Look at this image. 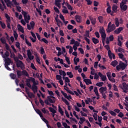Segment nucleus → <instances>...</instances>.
Masks as SVG:
<instances>
[{
  "instance_id": "1",
  "label": "nucleus",
  "mask_w": 128,
  "mask_h": 128,
  "mask_svg": "<svg viewBox=\"0 0 128 128\" xmlns=\"http://www.w3.org/2000/svg\"><path fill=\"white\" fill-rule=\"evenodd\" d=\"M50 96H47V99L44 100V103L47 106H52V104H56V97L54 96V94L52 90H48Z\"/></svg>"
},
{
  "instance_id": "2",
  "label": "nucleus",
  "mask_w": 128,
  "mask_h": 128,
  "mask_svg": "<svg viewBox=\"0 0 128 128\" xmlns=\"http://www.w3.org/2000/svg\"><path fill=\"white\" fill-rule=\"evenodd\" d=\"M5 64H4V66L8 70H12V69L10 68L8 66L10 65V64H12L13 62L12 60L10 58L7 57L6 58H5Z\"/></svg>"
},
{
  "instance_id": "3",
  "label": "nucleus",
  "mask_w": 128,
  "mask_h": 128,
  "mask_svg": "<svg viewBox=\"0 0 128 128\" xmlns=\"http://www.w3.org/2000/svg\"><path fill=\"white\" fill-rule=\"evenodd\" d=\"M99 32L101 34V38H102V42L104 46V40H106V30L104 28H100L99 30Z\"/></svg>"
},
{
  "instance_id": "4",
  "label": "nucleus",
  "mask_w": 128,
  "mask_h": 128,
  "mask_svg": "<svg viewBox=\"0 0 128 128\" xmlns=\"http://www.w3.org/2000/svg\"><path fill=\"white\" fill-rule=\"evenodd\" d=\"M126 66H128L126 64L122 62V61H120L118 65L116 66V68L118 72H120V70H126Z\"/></svg>"
},
{
  "instance_id": "5",
  "label": "nucleus",
  "mask_w": 128,
  "mask_h": 128,
  "mask_svg": "<svg viewBox=\"0 0 128 128\" xmlns=\"http://www.w3.org/2000/svg\"><path fill=\"white\" fill-rule=\"evenodd\" d=\"M38 82L37 80L36 82L35 81L33 83V85L32 86V90L34 92V94H36L38 92Z\"/></svg>"
},
{
  "instance_id": "6",
  "label": "nucleus",
  "mask_w": 128,
  "mask_h": 128,
  "mask_svg": "<svg viewBox=\"0 0 128 128\" xmlns=\"http://www.w3.org/2000/svg\"><path fill=\"white\" fill-rule=\"evenodd\" d=\"M16 66L17 68H20L21 70H24L26 68L24 64L22 62V61L20 60L16 62Z\"/></svg>"
},
{
  "instance_id": "7",
  "label": "nucleus",
  "mask_w": 128,
  "mask_h": 128,
  "mask_svg": "<svg viewBox=\"0 0 128 128\" xmlns=\"http://www.w3.org/2000/svg\"><path fill=\"white\" fill-rule=\"evenodd\" d=\"M122 87H121L122 90H123V92L124 94H128V85L126 82H123L122 84Z\"/></svg>"
},
{
  "instance_id": "8",
  "label": "nucleus",
  "mask_w": 128,
  "mask_h": 128,
  "mask_svg": "<svg viewBox=\"0 0 128 128\" xmlns=\"http://www.w3.org/2000/svg\"><path fill=\"white\" fill-rule=\"evenodd\" d=\"M116 30V25L114 24H112L110 26L108 27V29L106 30V32L110 34V32H114Z\"/></svg>"
},
{
  "instance_id": "9",
  "label": "nucleus",
  "mask_w": 128,
  "mask_h": 128,
  "mask_svg": "<svg viewBox=\"0 0 128 128\" xmlns=\"http://www.w3.org/2000/svg\"><path fill=\"white\" fill-rule=\"evenodd\" d=\"M27 56L30 60H32L34 58V56H32V53L30 50H27Z\"/></svg>"
},
{
  "instance_id": "10",
  "label": "nucleus",
  "mask_w": 128,
  "mask_h": 128,
  "mask_svg": "<svg viewBox=\"0 0 128 128\" xmlns=\"http://www.w3.org/2000/svg\"><path fill=\"white\" fill-rule=\"evenodd\" d=\"M22 14L24 16V20H28V18L29 20H30V16L29 14L28 15L27 12H26L25 11H24V10H22Z\"/></svg>"
},
{
  "instance_id": "11",
  "label": "nucleus",
  "mask_w": 128,
  "mask_h": 128,
  "mask_svg": "<svg viewBox=\"0 0 128 128\" xmlns=\"http://www.w3.org/2000/svg\"><path fill=\"white\" fill-rule=\"evenodd\" d=\"M104 46L105 48H106V50L108 51V56L110 58V60H112V51L110 50V46L108 44H107Z\"/></svg>"
},
{
  "instance_id": "12",
  "label": "nucleus",
  "mask_w": 128,
  "mask_h": 128,
  "mask_svg": "<svg viewBox=\"0 0 128 128\" xmlns=\"http://www.w3.org/2000/svg\"><path fill=\"white\" fill-rule=\"evenodd\" d=\"M98 74L99 76H100V78L102 80V82H106V76L102 75V72H99L98 73Z\"/></svg>"
},
{
  "instance_id": "13",
  "label": "nucleus",
  "mask_w": 128,
  "mask_h": 128,
  "mask_svg": "<svg viewBox=\"0 0 128 128\" xmlns=\"http://www.w3.org/2000/svg\"><path fill=\"white\" fill-rule=\"evenodd\" d=\"M36 81V79L32 77H30L29 79L26 80V84H30V82H34Z\"/></svg>"
},
{
  "instance_id": "14",
  "label": "nucleus",
  "mask_w": 128,
  "mask_h": 128,
  "mask_svg": "<svg viewBox=\"0 0 128 128\" xmlns=\"http://www.w3.org/2000/svg\"><path fill=\"white\" fill-rule=\"evenodd\" d=\"M124 28L122 27H120L119 28H117L114 31V32L115 34H120V32L122 30H123Z\"/></svg>"
},
{
  "instance_id": "15",
  "label": "nucleus",
  "mask_w": 128,
  "mask_h": 128,
  "mask_svg": "<svg viewBox=\"0 0 128 128\" xmlns=\"http://www.w3.org/2000/svg\"><path fill=\"white\" fill-rule=\"evenodd\" d=\"M75 19L76 20V22H78L79 24L82 22V16L78 15H76L75 16Z\"/></svg>"
},
{
  "instance_id": "16",
  "label": "nucleus",
  "mask_w": 128,
  "mask_h": 128,
  "mask_svg": "<svg viewBox=\"0 0 128 128\" xmlns=\"http://www.w3.org/2000/svg\"><path fill=\"white\" fill-rule=\"evenodd\" d=\"M107 90L108 89L106 88V87L102 86L99 88V92L102 94H104V92H106Z\"/></svg>"
},
{
  "instance_id": "17",
  "label": "nucleus",
  "mask_w": 128,
  "mask_h": 128,
  "mask_svg": "<svg viewBox=\"0 0 128 128\" xmlns=\"http://www.w3.org/2000/svg\"><path fill=\"white\" fill-rule=\"evenodd\" d=\"M84 82H86V84L87 86H88L89 84H92V80H90V79H84Z\"/></svg>"
},
{
  "instance_id": "18",
  "label": "nucleus",
  "mask_w": 128,
  "mask_h": 128,
  "mask_svg": "<svg viewBox=\"0 0 128 128\" xmlns=\"http://www.w3.org/2000/svg\"><path fill=\"white\" fill-rule=\"evenodd\" d=\"M120 8L122 10L126 12V10H128V6L120 4Z\"/></svg>"
},
{
  "instance_id": "19",
  "label": "nucleus",
  "mask_w": 128,
  "mask_h": 128,
  "mask_svg": "<svg viewBox=\"0 0 128 128\" xmlns=\"http://www.w3.org/2000/svg\"><path fill=\"white\" fill-rule=\"evenodd\" d=\"M40 118H41L42 120H43V122H45V124H46L47 127L50 126V124H48V120L46 119V118H44V116H42Z\"/></svg>"
},
{
  "instance_id": "20",
  "label": "nucleus",
  "mask_w": 128,
  "mask_h": 128,
  "mask_svg": "<svg viewBox=\"0 0 128 128\" xmlns=\"http://www.w3.org/2000/svg\"><path fill=\"white\" fill-rule=\"evenodd\" d=\"M117 64H118V62L116 60H114L110 63V65L112 66H114V68H116V66Z\"/></svg>"
},
{
  "instance_id": "21",
  "label": "nucleus",
  "mask_w": 128,
  "mask_h": 128,
  "mask_svg": "<svg viewBox=\"0 0 128 128\" xmlns=\"http://www.w3.org/2000/svg\"><path fill=\"white\" fill-rule=\"evenodd\" d=\"M90 20H91V24H92V26H94V24H96V18H90Z\"/></svg>"
},
{
  "instance_id": "22",
  "label": "nucleus",
  "mask_w": 128,
  "mask_h": 128,
  "mask_svg": "<svg viewBox=\"0 0 128 128\" xmlns=\"http://www.w3.org/2000/svg\"><path fill=\"white\" fill-rule=\"evenodd\" d=\"M60 2H62V0H55V4L58 8L60 6Z\"/></svg>"
},
{
  "instance_id": "23",
  "label": "nucleus",
  "mask_w": 128,
  "mask_h": 128,
  "mask_svg": "<svg viewBox=\"0 0 128 128\" xmlns=\"http://www.w3.org/2000/svg\"><path fill=\"white\" fill-rule=\"evenodd\" d=\"M22 76H28V78L30 76V74H28V73L26 70L22 71Z\"/></svg>"
},
{
  "instance_id": "24",
  "label": "nucleus",
  "mask_w": 128,
  "mask_h": 128,
  "mask_svg": "<svg viewBox=\"0 0 128 128\" xmlns=\"http://www.w3.org/2000/svg\"><path fill=\"white\" fill-rule=\"evenodd\" d=\"M59 74L60 76H66V72L61 70H59Z\"/></svg>"
},
{
  "instance_id": "25",
  "label": "nucleus",
  "mask_w": 128,
  "mask_h": 128,
  "mask_svg": "<svg viewBox=\"0 0 128 128\" xmlns=\"http://www.w3.org/2000/svg\"><path fill=\"white\" fill-rule=\"evenodd\" d=\"M18 26H19L18 28V30L21 32H22V34H24V28H22V26H20V24H18Z\"/></svg>"
},
{
  "instance_id": "26",
  "label": "nucleus",
  "mask_w": 128,
  "mask_h": 128,
  "mask_svg": "<svg viewBox=\"0 0 128 128\" xmlns=\"http://www.w3.org/2000/svg\"><path fill=\"white\" fill-rule=\"evenodd\" d=\"M112 10L114 12H118V6L116 4H114L112 6Z\"/></svg>"
},
{
  "instance_id": "27",
  "label": "nucleus",
  "mask_w": 128,
  "mask_h": 128,
  "mask_svg": "<svg viewBox=\"0 0 128 128\" xmlns=\"http://www.w3.org/2000/svg\"><path fill=\"white\" fill-rule=\"evenodd\" d=\"M92 41L94 44H98L100 42V40H98V38H92Z\"/></svg>"
},
{
  "instance_id": "28",
  "label": "nucleus",
  "mask_w": 128,
  "mask_h": 128,
  "mask_svg": "<svg viewBox=\"0 0 128 128\" xmlns=\"http://www.w3.org/2000/svg\"><path fill=\"white\" fill-rule=\"evenodd\" d=\"M98 21H99V22L100 24H104V16H99L98 17Z\"/></svg>"
},
{
  "instance_id": "29",
  "label": "nucleus",
  "mask_w": 128,
  "mask_h": 128,
  "mask_svg": "<svg viewBox=\"0 0 128 128\" xmlns=\"http://www.w3.org/2000/svg\"><path fill=\"white\" fill-rule=\"evenodd\" d=\"M8 56H10V52L8 51H6L4 56H2V58H8Z\"/></svg>"
},
{
  "instance_id": "30",
  "label": "nucleus",
  "mask_w": 128,
  "mask_h": 128,
  "mask_svg": "<svg viewBox=\"0 0 128 128\" xmlns=\"http://www.w3.org/2000/svg\"><path fill=\"white\" fill-rule=\"evenodd\" d=\"M48 110L50 112H52V114H56V110H54V108L52 107H49Z\"/></svg>"
},
{
  "instance_id": "31",
  "label": "nucleus",
  "mask_w": 128,
  "mask_h": 128,
  "mask_svg": "<svg viewBox=\"0 0 128 128\" xmlns=\"http://www.w3.org/2000/svg\"><path fill=\"white\" fill-rule=\"evenodd\" d=\"M10 76L12 80H16V74H15L14 73H10Z\"/></svg>"
},
{
  "instance_id": "32",
  "label": "nucleus",
  "mask_w": 128,
  "mask_h": 128,
  "mask_svg": "<svg viewBox=\"0 0 128 128\" xmlns=\"http://www.w3.org/2000/svg\"><path fill=\"white\" fill-rule=\"evenodd\" d=\"M27 94L30 98H34V93L32 92H29Z\"/></svg>"
},
{
  "instance_id": "33",
  "label": "nucleus",
  "mask_w": 128,
  "mask_h": 128,
  "mask_svg": "<svg viewBox=\"0 0 128 128\" xmlns=\"http://www.w3.org/2000/svg\"><path fill=\"white\" fill-rule=\"evenodd\" d=\"M62 102H64V104H66V106H70V102H68V100H66V99L64 98V97H62Z\"/></svg>"
},
{
  "instance_id": "34",
  "label": "nucleus",
  "mask_w": 128,
  "mask_h": 128,
  "mask_svg": "<svg viewBox=\"0 0 128 128\" xmlns=\"http://www.w3.org/2000/svg\"><path fill=\"white\" fill-rule=\"evenodd\" d=\"M115 24H116V28H118V26H120V22H118V18H115Z\"/></svg>"
},
{
  "instance_id": "35",
  "label": "nucleus",
  "mask_w": 128,
  "mask_h": 128,
  "mask_svg": "<svg viewBox=\"0 0 128 128\" xmlns=\"http://www.w3.org/2000/svg\"><path fill=\"white\" fill-rule=\"evenodd\" d=\"M36 112L39 114L40 118H41L42 116V112H40V110H38V109H36Z\"/></svg>"
},
{
  "instance_id": "36",
  "label": "nucleus",
  "mask_w": 128,
  "mask_h": 128,
  "mask_svg": "<svg viewBox=\"0 0 128 128\" xmlns=\"http://www.w3.org/2000/svg\"><path fill=\"white\" fill-rule=\"evenodd\" d=\"M5 18L7 19L6 22H10V16L6 13L4 14Z\"/></svg>"
},
{
  "instance_id": "37",
  "label": "nucleus",
  "mask_w": 128,
  "mask_h": 128,
  "mask_svg": "<svg viewBox=\"0 0 128 128\" xmlns=\"http://www.w3.org/2000/svg\"><path fill=\"white\" fill-rule=\"evenodd\" d=\"M41 42H44L46 44H48V41L46 39V38H42L40 40Z\"/></svg>"
},
{
  "instance_id": "38",
  "label": "nucleus",
  "mask_w": 128,
  "mask_h": 128,
  "mask_svg": "<svg viewBox=\"0 0 128 128\" xmlns=\"http://www.w3.org/2000/svg\"><path fill=\"white\" fill-rule=\"evenodd\" d=\"M58 112L62 116H64V111L62 110V108H60V106H58Z\"/></svg>"
},
{
  "instance_id": "39",
  "label": "nucleus",
  "mask_w": 128,
  "mask_h": 128,
  "mask_svg": "<svg viewBox=\"0 0 128 128\" xmlns=\"http://www.w3.org/2000/svg\"><path fill=\"white\" fill-rule=\"evenodd\" d=\"M27 28L28 30H34V26H30V24H27Z\"/></svg>"
},
{
  "instance_id": "40",
  "label": "nucleus",
  "mask_w": 128,
  "mask_h": 128,
  "mask_svg": "<svg viewBox=\"0 0 128 128\" xmlns=\"http://www.w3.org/2000/svg\"><path fill=\"white\" fill-rule=\"evenodd\" d=\"M0 24L2 28H3V30H4V28H6V24L0 21Z\"/></svg>"
},
{
  "instance_id": "41",
  "label": "nucleus",
  "mask_w": 128,
  "mask_h": 128,
  "mask_svg": "<svg viewBox=\"0 0 128 128\" xmlns=\"http://www.w3.org/2000/svg\"><path fill=\"white\" fill-rule=\"evenodd\" d=\"M16 74L18 76V78H20V76H22V71L17 70Z\"/></svg>"
},
{
  "instance_id": "42",
  "label": "nucleus",
  "mask_w": 128,
  "mask_h": 128,
  "mask_svg": "<svg viewBox=\"0 0 128 128\" xmlns=\"http://www.w3.org/2000/svg\"><path fill=\"white\" fill-rule=\"evenodd\" d=\"M0 40L2 42V44H6L7 43H6V39L2 38H0Z\"/></svg>"
},
{
  "instance_id": "43",
  "label": "nucleus",
  "mask_w": 128,
  "mask_h": 128,
  "mask_svg": "<svg viewBox=\"0 0 128 128\" xmlns=\"http://www.w3.org/2000/svg\"><path fill=\"white\" fill-rule=\"evenodd\" d=\"M96 86H99V88H102V86H104V82H97L96 84Z\"/></svg>"
},
{
  "instance_id": "44",
  "label": "nucleus",
  "mask_w": 128,
  "mask_h": 128,
  "mask_svg": "<svg viewBox=\"0 0 128 128\" xmlns=\"http://www.w3.org/2000/svg\"><path fill=\"white\" fill-rule=\"evenodd\" d=\"M66 74L67 76H69V78H74V75L72 74V72H67Z\"/></svg>"
},
{
  "instance_id": "45",
  "label": "nucleus",
  "mask_w": 128,
  "mask_h": 128,
  "mask_svg": "<svg viewBox=\"0 0 128 128\" xmlns=\"http://www.w3.org/2000/svg\"><path fill=\"white\" fill-rule=\"evenodd\" d=\"M39 102L42 106H44V100H42L41 98H39Z\"/></svg>"
},
{
  "instance_id": "46",
  "label": "nucleus",
  "mask_w": 128,
  "mask_h": 128,
  "mask_svg": "<svg viewBox=\"0 0 128 128\" xmlns=\"http://www.w3.org/2000/svg\"><path fill=\"white\" fill-rule=\"evenodd\" d=\"M14 38H15V40H18V33L14 31Z\"/></svg>"
},
{
  "instance_id": "47",
  "label": "nucleus",
  "mask_w": 128,
  "mask_h": 128,
  "mask_svg": "<svg viewBox=\"0 0 128 128\" xmlns=\"http://www.w3.org/2000/svg\"><path fill=\"white\" fill-rule=\"evenodd\" d=\"M62 126H64V128H70V126H68L66 122H63Z\"/></svg>"
},
{
  "instance_id": "48",
  "label": "nucleus",
  "mask_w": 128,
  "mask_h": 128,
  "mask_svg": "<svg viewBox=\"0 0 128 128\" xmlns=\"http://www.w3.org/2000/svg\"><path fill=\"white\" fill-rule=\"evenodd\" d=\"M80 120L82 122V123H80V124H82L84 122H86V118H84V117L80 118Z\"/></svg>"
},
{
  "instance_id": "49",
  "label": "nucleus",
  "mask_w": 128,
  "mask_h": 128,
  "mask_svg": "<svg viewBox=\"0 0 128 128\" xmlns=\"http://www.w3.org/2000/svg\"><path fill=\"white\" fill-rule=\"evenodd\" d=\"M93 118L95 120H98V114L94 113L92 115Z\"/></svg>"
},
{
  "instance_id": "50",
  "label": "nucleus",
  "mask_w": 128,
  "mask_h": 128,
  "mask_svg": "<svg viewBox=\"0 0 128 128\" xmlns=\"http://www.w3.org/2000/svg\"><path fill=\"white\" fill-rule=\"evenodd\" d=\"M112 7H108L106 8V12L108 14H110L112 12Z\"/></svg>"
},
{
  "instance_id": "51",
  "label": "nucleus",
  "mask_w": 128,
  "mask_h": 128,
  "mask_svg": "<svg viewBox=\"0 0 128 128\" xmlns=\"http://www.w3.org/2000/svg\"><path fill=\"white\" fill-rule=\"evenodd\" d=\"M42 112H43V114H46V112L47 114H48L49 112L48 110H46L45 108H42Z\"/></svg>"
},
{
  "instance_id": "52",
  "label": "nucleus",
  "mask_w": 128,
  "mask_h": 128,
  "mask_svg": "<svg viewBox=\"0 0 128 128\" xmlns=\"http://www.w3.org/2000/svg\"><path fill=\"white\" fill-rule=\"evenodd\" d=\"M118 52H124V49L120 47H119L118 48Z\"/></svg>"
},
{
  "instance_id": "53",
  "label": "nucleus",
  "mask_w": 128,
  "mask_h": 128,
  "mask_svg": "<svg viewBox=\"0 0 128 128\" xmlns=\"http://www.w3.org/2000/svg\"><path fill=\"white\" fill-rule=\"evenodd\" d=\"M16 46L18 50H20V44L19 42H16Z\"/></svg>"
},
{
  "instance_id": "54",
  "label": "nucleus",
  "mask_w": 128,
  "mask_h": 128,
  "mask_svg": "<svg viewBox=\"0 0 128 128\" xmlns=\"http://www.w3.org/2000/svg\"><path fill=\"white\" fill-rule=\"evenodd\" d=\"M110 114H112V116H116V113L114 112V111L112 110H110L109 112Z\"/></svg>"
},
{
  "instance_id": "55",
  "label": "nucleus",
  "mask_w": 128,
  "mask_h": 128,
  "mask_svg": "<svg viewBox=\"0 0 128 128\" xmlns=\"http://www.w3.org/2000/svg\"><path fill=\"white\" fill-rule=\"evenodd\" d=\"M66 60L68 62V64H70V58L66 56Z\"/></svg>"
},
{
  "instance_id": "56",
  "label": "nucleus",
  "mask_w": 128,
  "mask_h": 128,
  "mask_svg": "<svg viewBox=\"0 0 128 128\" xmlns=\"http://www.w3.org/2000/svg\"><path fill=\"white\" fill-rule=\"evenodd\" d=\"M61 93L62 94H63V96H64L65 98H68V94H66V93L64 92V91L61 90Z\"/></svg>"
},
{
  "instance_id": "57",
  "label": "nucleus",
  "mask_w": 128,
  "mask_h": 128,
  "mask_svg": "<svg viewBox=\"0 0 128 128\" xmlns=\"http://www.w3.org/2000/svg\"><path fill=\"white\" fill-rule=\"evenodd\" d=\"M26 44L29 46H32V43L30 42L28 40V39L26 38Z\"/></svg>"
},
{
  "instance_id": "58",
  "label": "nucleus",
  "mask_w": 128,
  "mask_h": 128,
  "mask_svg": "<svg viewBox=\"0 0 128 128\" xmlns=\"http://www.w3.org/2000/svg\"><path fill=\"white\" fill-rule=\"evenodd\" d=\"M13 58H14V62H16V63L20 60H18V56H15Z\"/></svg>"
},
{
  "instance_id": "59",
  "label": "nucleus",
  "mask_w": 128,
  "mask_h": 128,
  "mask_svg": "<svg viewBox=\"0 0 128 128\" xmlns=\"http://www.w3.org/2000/svg\"><path fill=\"white\" fill-rule=\"evenodd\" d=\"M67 28H68V30H72V28H74V26L69 24H68Z\"/></svg>"
},
{
  "instance_id": "60",
  "label": "nucleus",
  "mask_w": 128,
  "mask_h": 128,
  "mask_svg": "<svg viewBox=\"0 0 128 128\" xmlns=\"http://www.w3.org/2000/svg\"><path fill=\"white\" fill-rule=\"evenodd\" d=\"M10 58H15L16 54H14V53L12 52V51H10Z\"/></svg>"
},
{
  "instance_id": "61",
  "label": "nucleus",
  "mask_w": 128,
  "mask_h": 128,
  "mask_svg": "<svg viewBox=\"0 0 128 128\" xmlns=\"http://www.w3.org/2000/svg\"><path fill=\"white\" fill-rule=\"evenodd\" d=\"M80 86L84 88V90H86V85H84L82 84V81H80Z\"/></svg>"
},
{
  "instance_id": "62",
  "label": "nucleus",
  "mask_w": 128,
  "mask_h": 128,
  "mask_svg": "<svg viewBox=\"0 0 128 128\" xmlns=\"http://www.w3.org/2000/svg\"><path fill=\"white\" fill-rule=\"evenodd\" d=\"M40 50V52H41L42 54H45L44 49V47L41 46Z\"/></svg>"
},
{
  "instance_id": "63",
  "label": "nucleus",
  "mask_w": 128,
  "mask_h": 128,
  "mask_svg": "<svg viewBox=\"0 0 128 128\" xmlns=\"http://www.w3.org/2000/svg\"><path fill=\"white\" fill-rule=\"evenodd\" d=\"M4 2L7 4V6H10L8 4H10V0H4Z\"/></svg>"
},
{
  "instance_id": "64",
  "label": "nucleus",
  "mask_w": 128,
  "mask_h": 128,
  "mask_svg": "<svg viewBox=\"0 0 128 128\" xmlns=\"http://www.w3.org/2000/svg\"><path fill=\"white\" fill-rule=\"evenodd\" d=\"M56 78L58 80H62V76L60 75H56Z\"/></svg>"
}]
</instances>
